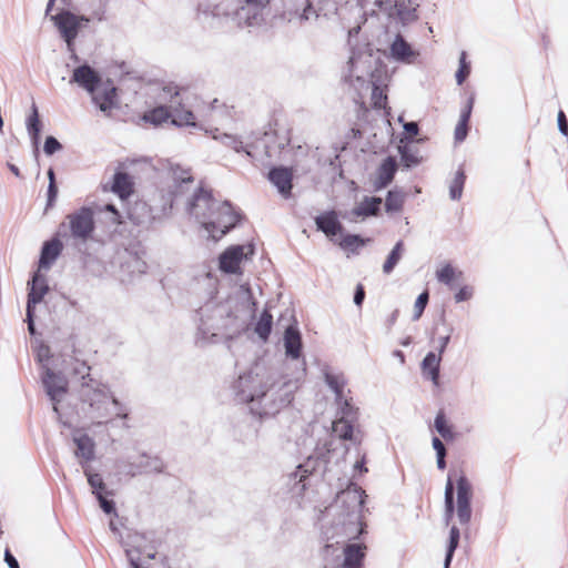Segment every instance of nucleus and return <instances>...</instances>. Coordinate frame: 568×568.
<instances>
[{"label":"nucleus","instance_id":"nucleus-53","mask_svg":"<svg viewBox=\"0 0 568 568\" xmlns=\"http://www.w3.org/2000/svg\"><path fill=\"white\" fill-rule=\"evenodd\" d=\"M4 561L10 568H20L18 560L14 558V556L8 548L4 551Z\"/></svg>","mask_w":568,"mask_h":568},{"label":"nucleus","instance_id":"nucleus-40","mask_svg":"<svg viewBox=\"0 0 568 568\" xmlns=\"http://www.w3.org/2000/svg\"><path fill=\"white\" fill-rule=\"evenodd\" d=\"M466 176L464 172L458 171L450 184L449 192L453 200H457L462 196Z\"/></svg>","mask_w":568,"mask_h":568},{"label":"nucleus","instance_id":"nucleus-42","mask_svg":"<svg viewBox=\"0 0 568 568\" xmlns=\"http://www.w3.org/2000/svg\"><path fill=\"white\" fill-rule=\"evenodd\" d=\"M335 438L332 436L328 440H326L322 446H317L316 455L318 458H322L324 463H328L331 460V454L336 450L334 446Z\"/></svg>","mask_w":568,"mask_h":568},{"label":"nucleus","instance_id":"nucleus-46","mask_svg":"<svg viewBox=\"0 0 568 568\" xmlns=\"http://www.w3.org/2000/svg\"><path fill=\"white\" fill-rule=\"evenodd\" d=\"M62 145L60 144V142L53 138V136H48L45 139V142H44V152L48 154V155H52L53 153H55L57 151L61 150Z\"/></svg>","mask_w":568,"mask_h":568},{"label":"nucleus","instance_id":"nucleus-18","mask_svg":"<svg viewBox=\"0 0 568 568\" xmlns=\"http://www.w3.org/2000/svg\"><path fill=\"white\" fill-rule=\"evenodd\" d=\"M440 354L429 352L422 362V373L427 379H430L435 386L439 385V365Z\"/></svg>","mask_w":568,"mask_h":568},{"label":"nucleus","instance_id":"nucleus-41","mask_svg":"<svg viewBox=\"0 0 568 568\" xmlns=\"http://www.w3.org/2000/svg\"><path fill=\"white\" fill-rule=\"evenodd\" d=\"M429 301L428 291H424L415 301L414 310H413V320L417 321L422 317L427 304Z\"/></svg>","mask_w":568,"mask_h":568},{"label":"nucleus","instance_id":"nucleus-8","mask_svg":"<svg viewBox=\"0 0 568 568\" xmlns=\"http://www.w3.org/2000/svg\"><path fill=\"white\" fill-rule=\"evenodd\" d=\"M72 236L87 240L94 230L93 211L89 207H81L79 211L67 216Z\"/></svg>","mask_w":568,"mask_h":568},{"label":"nucleus","instance_id":"nucleus-29","mask_svg":"<svg viewBox=\"0 0 568 568\" xmlns=\"http://www.w3.org/2000/svg\"><path fill=\"white\" fill-rule=\"evenodd\" d=\"M390 54L397 60L410 62L416 53L404 38H396L390 45Z\"/></svg>","mask_w":568,"mask_h":568},{"label":"nucleus","instance_id":"nucleus-2","mask_svg":"<svg viewBox=\"0 0 568 568\" xmlns=\"http://www.w3.org/2000/svg\"><path fill=\"white\" fill-rule=\"evenodd\" d=\"M473 487L464 469L453 468L448 473L445 487V508L447 518H452L455 509L462 525L469 524L471 519Z\"/></svg>","mask_w":568,"mask_h":568},{"label":"nucleus","instance_id":"nucleus-64","mask_svg":"<svg viewBox=\"0 0 568 568\" xmlns=\"http://www.w3.org/2000/svg\"><path fill=\"white\" fill-rule=\"evenodd\" d=\"M10 170H11V172H12L14 175H17V176H19V175H20V171H19V169H18L16 165L11 164V165H10Z\"/></svg>","mask_w":568,"mask_h":568},{"label":"nucleus","instance_id":"nucleus-49","mask_svg":"<svg viewBox=\"0 0 568 568\" xmlns=\"http://www.w3.org/2000/svg\"><path fill=\"white\" fill-rule=\"evenodd\" d=\"M104 210L112 213L111 221H112L113 224H116V225L122 224V222H123L122 221V216H121L120 212L116 210V207L113 204H106L104 206Z\"/></svg>","mask_w":568,"mask_h":568},{"label":"nucleus","instance_id":"nucleus-52","mask_svg":"<svg viewBox=\"0 0 568 568\" xmlns=\"http://www.w3.org/2000/svg\"><path fill=\"white\" fill-rule=\"evenodd\" d=\"M361 243V239L358 235H346L343 241H342V245L344 247H352L354 245H357Z\"/></svg>","mask_w":568,"mask_h":568},{"label":"nucleus","instance_id":"nucleus-17","mask_svg":"<svg viewBox=\"0 0 568 568\" xmlns=\"http://www.w3.org/2000/svg\"><path fill=\"white\" fill-rule=\"evenodd\" d=\"M111 191L121 200L129 199L134 193L133 178L125 172H115L113 175Z\"/></svg>","mask_w":568,"mask_h":568},{"label":"nucleus","instance_id":"nucleus-24","mask_svg":"<svg viewBox=\"0 0 568 568\" xmlns=\"http://www.w3.org/2000/svg\"><path fill=\"white\" fill-rule=\"evenodd\" d=\"M172 118L171 104L158 105L149 111H145L142 115V120L145 123H150L154 126H159L169 121Z\"/></svg>","mask_w":568,"mask_h":568},{"label":"nucleus","instance_id":"nucleus-39","mask_svg":"<svg viewBox=\"0 0 568 568\" xmlns=\"http://www.w3.org/2000/svg\"><path fill=\"white\" fill-rule=\"evenodd\" d=\"M470 74V62L467 61V53L462 51L459 57V68L456 72V80L458 84H463Z\"/></svg>","mask_w":568,"mask_h":568},{"label":"nucleus","instance_id":"nucleus-54","mask_svg":"<svg viewBox=\"0 0 568 568\" xmlns=\"http://www.w3.org/2000/svg\"><path fill=\"white\" fill-rule=\"evenodd\" d=\"M364 298H365L364 286L362 284H358L357 287H356V291H355V295H354V303L357 306H361L363 301H364Z\"/></svg>","mask_w":568,"mask_h":568},{"label":"nucleus","instance_id":"nucleus-16","mask_svg":"<svg viewBox=\"0 0 568 568\" xmlns=\"http://www.w3.org/2000/svg\"><path fill=\"white\" fill-rule=\"evenodd\" d=\"M268 179L284 197H288L291 195L293 187V172L291 169L274 168L270 171Z\"/></svg>","mask_w":568,"mask_h":568},{"label":"nucleus","instance_id":"nucleus-20","mask_svg":"<svg viewBox=\"0 0 568 568\" xmlns=\"http://www.w3.org/2000/svg\"><path fill=\"white\" fill-rule=\"evenodd\" d=\"M366 546L358 544L347 545L344 549V568H361L365 557Z\"/></svg>","mask_w":568,"mask_h":568},{"label":"nucleus","instance_id":"nucleus-55","mask_svg":"<svg viewBox=\"0 0 568 568\" xmlns=\"http://www.w3.org/2000/svg\"><path fill=\"white\" fill-rule=\"evenodd\" d=\"M405 132L409 138L418 134V125L415 122H408L404 125Z\"/></svg>","mask_w":568,"mask_h":568},{"label":"nucleus","instance_id":"nucleus-35","mask_svg":"<svg viewBox=\"0 0 568 568\" xmlns=\"http://www.w3.org/2000/svg\"><path fill=\"white\" fill-rule=\"evenodd\" d=\"M27 129L34 142H38L41 132V121L39 119L38 108L32 105V112L27 121Z\"/></svg>","mask_w":568,"mask_h":568},{"label":"nucleus","instance_id":"nucleus-19","mask_svg":"<svg viewBox=\"0 0 568 568\" xmlns=\"http://www.w3.org/2000/svg\"><path fill=\"white\" fill-rule=\"evenodd\" d=\"M382 199L376 196H365L363 201L356 205L352 214L356 217L376 216L381 211Z\"/></svg>","mask_w":568,"mask_h":568},{"label":"nucleus","instance_id":"nucleus-45","mask_svg":"<svg viewBox=\"0 0 568 568\" xmlns=\"http://www.w3.org/2000/svg\"><path fill=\"white\" fill-rule=\"evenodd\" d=\"M39 297L34 298L33 296L28 301L27 303V322H28V329L31 335L36 334V327L33 323V313H34V306L37 305V301Z\"/></svg>","mask_w":568,"mask_h":568},{"label":"nucleus","instance_id":"nucleus-51","mask_svg":"<svg viewBox=\"0 0 568 568\" xmlns=\"http://www.w3.org/2000/svg\"><path fill=\"white\" fill-rule=\"evenodd\" d=\"M558 126L562 134L568 135V121L564 111H559L558 113Z\"/></svg>","mask_w":568,"mask_h":568},{"label":"nucleus","instance_id":"nucleus-4","mask_svg":"<svg viewBox=\"0 0 568 568\" xmlns=\"http://www.w3.org/2000/svg\"><path fill=\"white\" fill-rule=\"evenodd\" d=\"M240 214L227 201H219L212 213H197V220L202 222L203 227L216 240L233 229L240 222Z\"/></svg>","mask_w":568,"mask_h":568},{"label":"nucleus","instance_id":"nucleus-12","mask_svg":"<svg viewBox=\"0 0 568 568\" xmlns=\"http://www.w3.org/2000/svg\"><path fill=\"white\" fill-rule=\"evenodd\" d=\"M270 3V0H245L244 4L236 9L235 19L241 24L253 26L260 22L261 11Z\"/></svg>","mask_w":568,"mask_h":568},{"label":"nucleus","instance_id":"nucleus-56","mask_svg":"<svg viewBox=\"0 0 568 568\" xmlns=\"http://www.w3.org/2000/svg\"><path fill=\"white\" fill-rule=\"evenodd\" d=\"M433 447L436 450L437 456L446 454V448L438 437L433 438Z\"/></svg>","mask_w":568,"mask_h":568},{"label":"nucleus","instance_id":"nucleus-23","mask_svg":"<svg viewBox=\"0 0 568 568\" xmlns=\"http://www.w3.org/2000/svg\"><path fill=\"white\" fill-rule=\"evenodd\" d=\"M128 217L135 225L146 224L152 220L151 209L145 202L138 201L128 210Z\"/></svg>","mask_w":568,"mask_h":568},{"label":"nucleus","instance_id":"nucleus-6","mask_svg":"<svg viewBox=\"0 0 568 568\" xmlns=\"http://www.w3.org/2000/svg\"><path fill=\"white\" fill-rule=\"evenodd\" d=\"M162 91L169 97V102L171 103L172 123L178 126H195L196 118L194 113L186 109L181 100H178L183 89L170 83L164 85Z\"/></svg>","mask_w":568,"mask_h":568},{"label":"nucleus","instance_id":"nucleus-37","mask_svg":"<svg viewBox=\"0 0 568 568\" xmlns=\"http://www.w3.org/2000/svg\"><path fill=\"white\" fill-rule=\"evenodd\" d=\"M402 251H403V243L402 242H398L394 248L392 250V252L389 253V255L387 256L384 265H383V271L385 274H389L396 266V264L399 262L400 257H402Z\"/></svg>","mask_w":568,"mask_h":568},{"label":"nucleus","instance_id":"nucleus-15","mask_svg":"<svg viewBox=\"0 0 568 568\" xmlns=\"http://www.w3.org/2000/svg\"><path fill=\"white\" fill-rule=\"evenodd\" d=\"M219 201L215 200L212 195L211 191L199 189V191L193 195V199L190 203V211L197 219V213H212L214 207H216Z\"/></svg>","mask_w":568,"mask_h":568},{"label":"nucleus","instance_id":"nucleus-36","mask_svg":"<svg viewBox=\"0 0 568 568\" xmlns=\"http://www.w3.org/2000/svg\"><path fill=\"white\" fill-rule=\"evenodd\" d=\"M459 529L456 526H453L449 531V540L447 546V552L445 558V568H449L450 561L453 559L454 552L459 544Z\"/></svg>","mask_w":568,"mask_h":568},{"label":"nucleus","instance_id":"nucleus-21","mask_svg":"<svg viewBox=\"0 0 568 568\" xmlns=\"http://www.w3.org/2000/svg\"><path fill=\"white\" fill-rule=\"evenodd\" d=\"M285 351L288 356L296 359L301 356L302 339L301 334L294 326H288L284 334Z\"/></svg>","mask_w":568,"mask_h":568},{"label":"nucleus","instance_id":"nucleus-14","mask_svg":"<svg viewBox=\"0 0 568 568\" xmlns=\"http://www.w3.org/2000/svg\"><path fill=\"white\" fill-rule=\"evenodd\" d=\"M397 161L394 156H387L377 169L376 178L373 181L375 191H381L389 185L397 172Z\"/></svg>","mask_w":568,"mask_h":568},{"label":"nucleus","instance_id":"nucleus-5","mask_svg":"<svg viewBox=\"0 0 568 568\" xmlns=\"http://www.w3.org/2000/svg\"><path fill=\"white\" fill-rule=\"evenodd\" d=\"M381 62L378 52L374 53L368 43L364 44V49L354 51L349 58L351 77L356 80H363L367 77L374 78V71Z\"/></svg>","mask_w":568,"mask_h":568},{"label":"nucleus","instance_id":"nucleus-43","mask_svg":"<svg viewBox=\"0 0 568 568\" xmlns=\"http://www.w3.org/2000/svg\"><path fill=\"white\" fill-rule=\"evenodd\" d=\"M72 372L74 375L81 377V383L89 382V378H92L90 375L91 367L88 365L85 361H80L75 358Z\"/></svg>","mask_w":568,"mask_h":568},{"label":"nucleus","instance_id":"nucleus-50","mask_svg":"<svg viewBox=\"0 0 568 568\" xmlns=\"http://www.w3.org/2000/svg\"><path fill=\"white\" fill-rule=\"evenodd\" d=\"M57 195H58V187H57L55 181H52V183H49V187H48V206H51L53 204Z\"/></svg>","mask_w":568,"mask_h":568},{"label":"nucleus","instance_id":"nucleus-1","mask_svg":"<svg viewBox=\"0 0 568 568\" xmlns=\"http://www.w3.org/2000/svg\"><path fill=\"white\" fill-rule=\"evenodd\" d=\"M80 412L94 425H103L116 417H125L120 403L108 387L94 378L81 383L79 388Z\"/></svg>","mask_w":568,"mask_h":568},{"label":"nucleus","instance_id":"nucleus-47","mask_svg":"<svg viewBox=\"0 0 568 568\" xmlns=\"http://www.w3.org/2000/svg\"><path fill=\"white\" fill-rule=\"evenodd\" d=\"M473 296V287L465 285L459 288V291L455 294V301L457 303L465 302L470 300Z\"/></svg>","mask_w":568,"mask_h":568},{"label":"nucleus","instance_id":"nucleus-63","mask_svg":"<svg viewBox=\"0 0 568 568\" xmlns=\"http://www.w3.org/2000/svg\"><path fill=\"white\" fill-rule=\"evenodd\" d=\"M361 30V27L359 26H356V27H353L352 29H349L348 31V37H352V36H355Z\"/></svg>","mask_w":568,"mask_h":568},{"label":"nucleus","instance_id":"nucleus-13","mask_svg":"<svg viewBox=\"0 0 568 568\" xmlns=\"http://www.w3.org/2000/svg\"><path fill=\"white\" fill-rule=\"evenodd\" d=\"M244 257V246H230L220 255V270L227 274L241 273V263Z\"/></svg>","mask_w":568,"mask_h":568},{"label":"nucleus","instance_id":"nucleus-10","mask_svg":"<svg viewBox=\"0 0 568 568\" xmlns=\"http://www.w3.org/2000/svg\"><path fill=\"white\" fill-rule=\"evenodd\" d=\"M326 382L335 393L341 417L357 419V408L353 405V398L345 393L344 381L337 376L327 375ZM347 393H349V390H347Z\"/></svg>","mask_w":568,"mask_h":568},{"label":"nucleus","instance_id":"nucleus-3","mask_svg":"<svg viewBox=\"0 0 568 568\" xmlns=\"http://www.w3.org/2000/svg\"><path fill=\"white\" fill-rule=\"evenodd\" d=\"M72 81L92 95L93 102L102 112L109 113L116 106V88L110 80L102 81L91 67L84 64L75 68Z\"/></svg>","mask_w":568,"mask_h":568},{"label":"nucleus","instance_id":"nucleus-38","mask_svg":"<svg viewBox=\"0 0 568 568\" xmlns=\"http://www.w3.org/2000/svg\"><path fill=\"white\" fill-rule=\"evenodd\" d=\"M84 474L88 478V483L90 484L92 491L95 496L100 494H109L106 491L105 484L100 474L91 473L89 469L84 470Z\"/></svg>","mask_w":568,"mask_h":568},{"label":"nucleus","instance_id":"nucleus-48","mask_svg":"<svg viewBox=\"0 0 568 568\" xmlns=\"http://www.w3.org/2000/svg\"><path fill=\"white\" fill-rule=\"evenodd\" d=\"M106 494H100L97 496L100 507L103 509L104 513L111 514L114 511V503L113 500H110L105 496Z\"/></svg>","mask_w":568,"mask_h":568},{"label":"nucleus","instance_id":"nucleus-26","mask_svg":"<svg viewBox=\"0 0 568 568\" xmlns=\"http://www.w3.org/2000/svg\"><path fill=\"white\" fill-rule=\"evenodd\" d=\"M62 251V244L59 240H51L45 242L39 261V267H49L60 255Z\"/></svg>","mask_w":568,"mask_h":568},{"label":"nucleus","instance_id":"nucleus-32","mask_svg":"<svg viewBox=\"0 0 568 568\" xmlns=\"http://www.w3.org/2000/svg\"><path fill=\"white\" fill-rule=\"evenodd\" d=\"M406 194L398 189H394L388 191L386 201H385V210L388 213L400 212L405 204Z\"/></svg>","mask_w":568,"mask_h":568},{"label":"nucleus","instance_id":"nucleus-34","mask_svg":"<svg viewBox=\"0 0 568 568\" xmlns=\"http://www.w3.org/2000/svg\"><path fill=\"white\" fill-rule=\"evenodd\" d=\"M49 287L45 284V280L41 277L38 273H36L32 277L31 287L28 294V301L33 296L34 298L39 297L37 304L40 303L43 296L47 294Z\"/></svg>","mask_w":568,"mask_h":568},{"label":"nucleus","instance_id":"nucleus-59","mask_svg":"<svg viewBox=\"0 0 568 568\" xmlns=\"http://www.w3.org/2000/svg\"><path fill=\"white\" fill-rule=\"evenodd\" d=\"M445 457H446V454L437 456V466L442 470L446 468Z\"/></svg>","mask_w":568,"mask_h":568},{"label":"nucleus","instance_id":"nucleus-44","mask_svg":"<svg viewBox=\"0 0 568 568\" xmlns=\"http://www.w3.org/2000/svg\"><path fill=\"white\" fill-rule=\"evenodd\" d=\"M372 101L373 106L375 109H384L387 103V95L383 92V90L379 87L374 85L372 92Z\"/></svg>","mask_w":568,"mask_h":568},{"label":"nucleus","instance_id":"nucleus-7","mask_svg":"<svg viewBox=\"0 0 568 568\" xmlns=\"http://www.w3.org/2000/svg\"><path fill=\"white\" fill-rule=\"evenodd\" d=\"M418 6L416 0H397L394 6L388 0H375V7H378L389 17H397L403 24H407L417 18L416 10Z\"/></svg>","mask_w":568,"mask_h":568},{"label":"nucleus","instance_id":"nucleus-30","mask_svg":"<svg viewBox=\"0 0 568 568\" xmlns=\"http://www.w3.org/2000/svg\"><path fill=\"white\" fill-rule=\"evenodd\" d=\"M474 99L470 98L462 111L460 119L455 128V140L462 142L468 133V122L473 110Z\"/></svg>","mask_w":568,"mask_h":568},{"label":"nucleus","instance_id":"nucleus-25","mask_svg":"<svg viewBox=\"0 0 568 568\" xmlns=\"http://www.w3.org/2000/svg\"><path fill=\"white\" fill-rule=\"evenodd\" d=\"M356 419L339 417L332 424V434L342 440H354V422Z\"/></svg>","mask_w":568,"mask_h":568},{"label":"nucleus","instance_id":"nucleus-58","mask_svg":"<svg viewBox=\"0 0 568 568\" xmlns=\"http://www.w3.org/2000/svg\"><path fill=\"white\" fill-rule=\"evenodd\" d=\"M38 356L42 358H49L50 357V347L48 345H41L39 347Z\"/></svg>","mask_w":568,"mask_h":568},{"label":"nucleus","instance_id":"nucleus-60","mask_svg":"<svg viewBox=\"0 0 568 568\" xmlns=\"http://www.w3.org/2000/svg\"><path fill=\"white\" fill-rule=\"evenodd\" d=\"M373 3L375 6V0H361L359 4L362 9L366 12L368 10V6Z\"/></svg>","mask_w":568,"mask_h":568},{"label":"nucleus","instance_id":"nucleus-33","mask_svg":"<svg viewBox=\"0 0 568 568\" xmlns=\"http://www.w3.org/2000/svg\"><path fill=\"white\" fill-rule=\"evenodd\" d=\"M272 325H273V316L267 310H264L255 325L256 334L264 342L267 341V338L272 332Z\"/></svg>","mask_w":568,"mask_h":568},{"label":"nucleus","instance_id":"nucleus-57","mask_svg":"<svg viewBox=\"0 0 568 568\" xmlns=\"http://www.w3.org/2000/svg\"><path fill=\"white\" fill-rule=\"evenodd\" d=\"M233 148L236 152L244 151L247 155L252 156V151L248 148L243 146L241 141H236L233 139Z\"/></svg>","mask_w":568,"mask_h":568},{"label":"nucleus","instance_id":"nucleus-31","mask_svg":"<svg viewBox=\"0 0 568 568\" xmlns=\"http://www.w3.org/2000/svg\"><path fill=\"white\" fill-rule=\"evenodd\" d=\"M434 427L435 429L438 432V434L446 440V442H450V440H454L455 437H456V434L454 432V428L453 426L449 424L446 415H445V412L443 409H440L436 417H435V422H434Z\"/></svg>","mask_w":568,"mask_h":568},{"label":"nucleus","instance_id":"nucleus-62","mask_svg":"<svg viewBox=\"0 0 568 568\" xmlns=\"http://www.w3.org/2000/svg\"><path fill=\"white\" fill-rule=\"evenodd\" d=\"M265 395H266V392H265V390H263L261 394H254V395H252V396L250 397V399H248V400H250V402H253V400H255V399H260V398L264 397Z\"/></svg>","mask_w":568,"mask_h":568},{"label":"nucleus","instance_id":"nucleus-27","mask_svg":"<svg viewBox=\"0 0 568 568\" xmlns=\"http://www.w3.org/2000/svg\"><path fill=\"white\" fill-rule=\"evenodd\" d=\"M436 277L440 283L453 287L463 280V272L446 263L436 271Z\"/></svg>","mask_w":568,"mask_h":568},{"label":"nucleus","instance_id":"nucleus-61","mask_svg":"<svg viewBox=\"0 0 568 568\" xmlns=\"http://www.w3.org/2000/svg\"><path fill=\"white\" fill-rule=\"evenodd\" d=\"M364 463H365V460L363 458L361 462L356 463L355 467L358 468L361 471H365L366 473L368 469L364 466Z\"/></svg>","mask_w":568,"mask_h":568},{"label":"nucleus","instance_id":"nucleus-11","mask_svg":"<svg viewBox=\"0 0 568 568\" xmlns=\"http://www.w3.org/2000/svg\"><path fill=\"white\" fill-rule=\"evenodd\" d=\"M51 20L62 36H75L78 32L84 31L90 22L88 18L79 17L64 10L55 16H51Z\"/></svg>","mask_w":568,"mask_h":568},{"label":"nucleus","instance_id":"nucleus-28","mask_svg":"<svg viewBox=\"0 0 568 568\" xmlns=\"http://www.w3.org/2000/svg\"><path fill=\"white\" fill-rule=\"evenodd\" d=\"M317 227L323 231L327 236H334L339 233L342 226L335 213H326L316 217Z\"/></svg>","mask_w":568,"mask_h":568},{"label":"nucleus","instance_id":"nucleus-9","mask_svg":"<svg viewBox=\"0 0 568 568\" xmlns=\"http://www.w3.org/2000/svg\"><path fill=\"white\" fill-rule=\"evenodd\" d=\"M42 382L48 396L53 403V410L59 414V404L69 389L68 379L51 369H47Z\"/></svg>","mask_w":568,"mask_h":568},{"label":"nucleus","instance_id":"nucleus-22","mask_svg":"<svg viewBox=\"0 0 568 568\" xmlns=\"http://www.w3.org/2000/svg\"><path fill=\"white\" fill-rule=\"evenodd\" d=\"M77 446V457L83 459L85 463L91 462L94 458L95 445L93 439L87 434H80L73 437Z\"/></svg>","mask_w":568,"mask_h":568}]
</instances>
